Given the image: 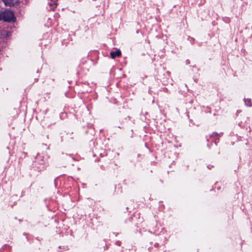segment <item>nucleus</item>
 Segmentation results:
<instances>
[{
  "mask_svg": "<svg viewBox=\"0 0 252 252\" xmlns=\"http://www.w3.org/2000/svg\"><path fill=\"white\" fill-rule=\"evenodd\" d=\"M15 18L14 13L9 10H5L0 13V20L4 22H13Z\"/></svg>",
  "mask_w": 252,
  "mask_h": 252,
  "instance_id": "nucleus-1",
  "label": "nucleus"
},
{
  "mask_svg": "<svg viewBox=\"0 0 252 252\" xmlns=\"http://www.w3.org/2000/svg\"><path fill=\"white\" fill-rule=\"evenodd\" d=\"M121 55V52L120 50H117L115 52H111L110 55L112 59H114L116 57H119Z\"/></svg>",
  "mask_w": 252,
  "mask_h": 252,
  "instance_id": "nucleus-2",
  "label": "nucleus"
},
{
  "mask_svg": "<svg viewBox=\"0 0 252 252\" xmlns=\"http://www.w3.org/2000/svg\"><path fill=\"white\" fill-rule=\"evenodd\" d=\"M6 6H11L14 4V0H2Z\"/></svg>",
  "mask_w": 252,
  "mask_h": 252,
  "instance_id": "nucleus-3",
  "label": "nucleus"
},
{
  "mask_svg": "<svg viewBox=\"0 0 252 252\" xmlns=\"http://www.w3.org/2000/svg\"><path fill=\"white\" fill-rule=\"evenodd\" d=\"M246 104L249 106H252V102L251 100L250 99H248L247 100H245Z\"/></svg>",
  "mask_w": 252,
  "mask_h": 252,
  "instance_id": "nucleus-4",
  "label": "nucleus"
}]
</instances>
